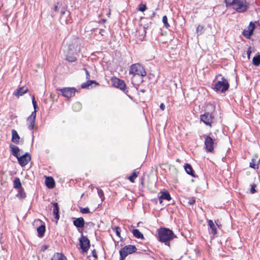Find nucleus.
<instances>
[{"label":"nucleus","mask_w":260,"mask_h":260,"mask_svg":"<svg viewBox=\"0 0 260 260\" xmlns=\"http://www.w3.org/2000/svg\"><path fill=\"white\" fill-rule=\"evenodd\" d=\"M137 249L135 245H128L125 246L119 251V260H124L128 255L136 252Z\"/></svg>","instance_id":"nucleus-5"},{"label":"nucleus","mask_w":260,"mask_h":260,"mask_svg":"<svg viewBox=\"0 0 260 260\" xmlns=\"http://www.w3.org/2000/svg\"><path fill=\"white\" fill-rule=\"evenodd\" d=\"M51 260H67V259L62 253H56L51 258Z\"/></svg>","instance_id":"nucleus-26"},{"label":"nucleus","mask_w":260,"mask_h":260,"mask_svg":"<svg viewBox=\"0 0 260 260\" xmlns=\"http://www.w3.org/2000/svg\"><path fill=\"white\" fill-rule=\"evenodd\" d=\"M104 31H105V30L104 29H100L99 33L103 36V35L102 34V32H104Z\"/></svg>","instance_id":"nucleus-51"},{"label":"nucleus","mask_w":260,"mask_h":260,"mask_svg":"<svg viewBox=\"0 0 260 260\" xmlns=\"http://www.w3.org/2000/svg\"><path fill=\"white\" fill-rule=\"evenodd\" d=\"M251 53V47H249L247 51V57L248 59L250 57V54Z\"/></svg>","instance_id":"nucleus-43"},{"label":"nucleus","mask_w":260,"mask_h":260,"mask_svg":"<svg viewBox=\"0 0 260 260\" xmlns=\"http://www.w3.org/2000/svg\"><path fill=\"white\" fill-rule=\"evenodd\" d=\"M69 18H70V20H69L70 21L69 22H68L67 24L72 23V18H71V14L70 15H69V16H67V15H66L65 20L66 19L68 20Z\"/></svg>","instance_id":"nucleus-46"},{"label":"nucleus","mask_w":260,"mask_h":260,"mask_svg":"<svg viewBox=\"0 0 260 260\" xmlns=\"http://www.w3.org/2000/svg\"><path fill=\"white\" fill-rule=\"evenodd\" d=\"M147 9V7L145 4L142 3L139 5L138 10L141 12H144Z\"/></svg>","instance_id":"nucleus-39"},{"label":"nucleus","mask_w":260,"mask_h":260,"mask_svg":"<svg viewBox=\"0 0 260 260\" xmlns=\"http://www.w3.org/2000/svg\"><path fill=\"white\" fill-rule=\"evenodd\" d=\"M250 26L251 27V29L250 30H248V29H245L243 31H242V35L246 38V39H250V37L251 36L253 35V31L255 28V24L254 23H253V22L251 21L250 22Z\"/></svg>","instance_id":"nucleus-14"},{"label":"nucleus","mask_w":260,"mask_h":260,"mask_svg":"<svg viewBox=\"0 0 260 260\" xmlns=\"http://www.w3.org/2000/svg\"><path fill=\"white\" fill-rule=\"evenodd\" d=\"M139 172L136 170H134L131 175L128 177V179L131 182H134L135 179L138 177Z\"/></svg>","instance_id":"nucleus-29"},{"label":"nucleus","mask_w":260,"mask_h":260,"mask_svg":"<svg viewBox=\"0 0 260 260\" xmlns=\"http://www.w3.org/2000/svg\"><path fill=\"white\" fill-rule=\"evenodd\" d=\"M45 184L48 188H53L55 186V181L52 177H47L45 180Z\"/></svg>","instance_id":"nucleus-22"},{"label":"nucleus","mask_w":260,"mask_h":260,"mask_svg":"<svg viewBox=\"0 0 260 260\" xmlns=\"http://www.w3.org/2000/svg\"><path fill=\"white\" fill-rule=\"evenodd\" d=\"M28 89L26 86H22L17 89L13 93V95L19 97L23 95L24 93L28 91Z\"/></svg>","instance_id":"nucleus-17"},{"label":"nucleus","mask_w":260,"mask_h":260,"mask_svg":"<svg viewBox=\"0 0 260 260\" xmlns=\"http://www.w3.org/2000/svg\"><path fill=\"white\" fill-rule=\"evenodd\" d=\"M76 89L74 87H66L60 89L62 95L66 98H71L75 95Z\"/></svg>","instance_id":"nucleus-13"},{"label":"nucleus","mask_w":260,"mask_h":260,"mask_svg":"<svg viewBox=\"0 0 260 260\" xmlns=\"http://www.w3.org/2000/svg\"><path fill=\"white\" fill-rule=\"evenodd\" d=\"M187 203L188 205H192L195 203L196 200L194 197H190L187 199Z\"/></svg>","instance_id":"nucleus-40"},{"label":"nucleus","mask_w":260,"mask_h":260,"mask_svg":"<svg viewBox=\"0 0 260 260\" xmlns=\"http://www.w3.org/2000/svg\"><path fill=\"white\" fill-rule=\"evenodd\" d=\"M251 27L250 26V24H249V26H248V27H247V29H248V30H250V29H251Z\"/></svg>","instance_id":"nucleus-54"},{"label":"nucleus","mask_w":260,"mask_h":260,"mask_svg":"<svg viewBox=\"0 0 260 260\" xmlns=\"http://www.w3.org/2000/svg\"><path fill=\"white\" fill-rule=\"evenodd\" d=\"M112 229L115 231L116 235L118 237L121 238V236H120L121 229H120V227L115 226L114 228H112Z\"/></svg>","instance_id":"nucleus-36"},{"label":"nucleus","mask_w":260,"mask_h":260,"mask_svg":"<svg viewBox=\"0 0 260 260\" xmlns=\"http://www.w3.org/2000/svg\"><path fill=\"white\" fill-rule=\"evenodd\" d=\"M140 91L142 93H145L146 92V90L145 89H141Z\"/></svg>","instance_id":"nucleus-52"},{"label":"nucleus","mask_w":260,"mask_h":260,"mask_svg":"<svg viewBox=\"0 0 260 260\" xmlns=\"http://www.w3.org/2000/svg\"><path fill=\"white\" fill-rule=\"evenodd\" d=\"M91 253H92V255L95 258H98V255H97V253H96V250L95 249H93L92 252H91Z\"/></svg>","instance_id":"nucleus-45"},{"label":"nucleus","mask_w":260,"mask_h":260,"mask_svg":"<svg viewBox=\"0 0 260 260\" xmlns=\"http://www.w3.org/2000/svg\"><path fill=\"white\" fill-rule=\"evenodd\" d=\"M66 59L70 62H75L77 60V57L74 55H71L68 53L66 56Z\"/></svg>","instance_id":"nucleus-32"},{"label":"nucleus","mask_w":260,"mask_h":260,"mask_svg":"<svg viewBox=\"0 0 260 260\" xmlns=\"http://www.w3.org/2000/svg\"><path fill=\"white\" fill-rule=\"evenodd\" d=\"M112 82L114 87L120 89L125 94H127L128 91L127 89L125 83L123 80L115 77L112 78Z\"/></svg>","instance_id":"nucleus-10"},{"label":"nucleus","mask_w":260,"mask_h":260,"mask_svg":"<svg viewBox=\"0 0 260 260\" xmlns=\"http://www.w3.org/2000/svg\"><path fill=\"white\" fill-rule=\"evenodd\" d=\"M79 245L80 249L83 253H86L88 251L90 246V240L86 236L81 235V237L79 239Z\"/></svg>","instance_id":"nucleus-8"},{"label":"nucleus","mask_w":260,"mask_h":260,"mask_svg":"<svg viewBox=\"0 0 260 260\" xmlns=\"http://www.w3.org/2000/svg\"><path fill=\"white\" fill-rule=\"evenodd\" d=\"M10 148L11 149V153L13 156L17 158V157L20 155L19 153L20 150L18 146L13 144H10Z\"/></svg>","instance_id":"nucleus-20"},{"label":"nucleus","mask_w":260,"mask_h":260,"mask_svg":"<svg viewBox=\"0 0 260 260\" xmlns=\"http://www.w3.org/2000/svg\"><path fill=\"white\" fill-rule=\"evenodd\" d=\"M162 22L164 23V26L166 28H168L170 26L169 23L168 22V18L167 16L165 15L162 17Z\"/></svg>","instance_id":"nucleus-37"},{"label":"nucleus","mask_w":260,"mask_h":260,"mask_svg":"<svg viewBox=\"0 0 260 260\" xmlns=\"http://www.w3.org/2000/svg\"><path fill=\"white\" fill-rule=\"evenodd\" d=\"M204 31V27L203 25H199L197 28V33L198 35H202Z\"/></svg>","instance_id":"nucleus-33"},{"label":"nucleus","mask_w":260,"mask_h":260,"mask_svg":"<svg viewBox=\"0 0 260 260\" xmlns=\"http://www.w3.org/2000/svg\"><path fill=\"white\" fill-rule=\"evenodd\" d=\"M76 106L78 107L79 108H80L81 105H80V103H76V104H74V108H75Z\"/></svg>","instance_id":"nucleus-49"},{"label":"nucleus","mask_w":260,"mask_h":260,"mask_svg":"<svg viewBox=\"0 0 260 260\" xmlns=\"http://www.w3.org/2000/svg\"><path fill=\"white\" fill-rule=\"evenodd\" d=\"M258 164L256 163L255 159L252 158L251 161L250 162L249 166L250 168L255 169L258 168Z\"/></svg>","instance_id":"nucleus-34"},{"label":"nucleus","mask_w":260,"mask_h":260,"mask_svg":"<svg viewBox=\"0 0 260 260\" xmlns=\"http://www.w3.org/2000/svg\"><path fill=\"white\" fill-rule=\"evenodd\" d=\"M83 70L85 72L86 79H90V74H89V72L87 71V70L86 68H83Z\"/></svg>","instance_id":"nucleus-42"},{"label":"nucleus","mask_w":260,"mask_h":260,"mask_svg":"<svg viewBox=\"0 0 260 260\" xmlns=\"http://www.w3.org/2000/svg\"><path fill=\"white\" fill-rule=\"evenodd\" d=\"M221 77V80L218 81L214 85L213 89L216 91H219L221 93H224L227 91L230 87V84L228 80L221 74L216 76L217 78Z\"/></svg>","instance_id":"nucleus-3"},{"label":"nucleus","mask_w":260,"mask_h":260,"mask_svg":"<svg viewBox=\"0 0 260 260\" xmlns=\"http://www.w3.org/2000/svg\"><path fill=\"white\" fill-rule=\"evenodd\" d=\"M252 63L255 66H259L260 64V54L258 53L254 56L252 59Z\"/></svg>","instance_id":"nucleus-30"},{"label":"nucleus","mask_w":260,"mask_h":260,"mask_svg":"<svg viewBox=\"0 0 260 260\" xmlns=\"http://www.w3.org/2000/svg\"><path fill=\"white\" fill-rule=\"evenodd\" d=\"M55 15V14L53 13H52L51 16L52 17H53Z\"/></svg>","instance_id":"nucleus-55"},{"label":"nucleus","mask_w":260,"mask_h":260,"mask_svg":"<svg viewBox=\"0 0 260 260\" xmlns=\"http://www.w3.org/2000/svg\"><path fill=\"white\" fill-rule=\"evenodd\" d=\"M132 233L134 237L138 239H144V237L143 235L139 231L138 229H134Z\"/></svg>","instance_id":"nucleus-27"},{"label":"nucleus","mask_w":260,"mask_h":260,"mask_svg":"<svg viewBox=\"0 0 260 260\" xmlns=\"http://www.w3.org/2000/svg\"><path fill=\"white\" fill-rule=\"evenodd\" d=\"M208 225L210 229V231L209 232L210 234H212L213 236L217 234V229L214 223H213L212 220H208Z\"/></svg>","instance_id":"nucleus-23"},{"label":"nucleus","mask_w":260,"mask_h":260,"mask_svg":"<svg viewBox=\"0 0 260 260\" xmlns=\"http://www.w3.org/2000/svg\"><path fill=\"white\" fill-rule=\"evenodd\" d=\"M161 194L158 197V200L160 204H161L163 200H166L168 201L171 200V197L168 191L165 192H161Z\"/></svg>","instance_id":"nucleus-19"},{"label":"nucleus","mask_w":260,"mask_h":260,"mask_svg":"<svg viewBox=\"0 0 260 260\" xmlns=\"http://www.w3.org/2000/svg\"><path fill=\"white\" fill-rule=\"evenodd\" d=\"M184 169L187 174L190 175L192 177H196L195 172L190 164H185L184 165Z\"/></svg>","instance_id":"nucleus-21"},{"label":"nucleus","mask_w":260,"mask_h":260,"mask_svg":"<svg viewBox=\"0 0 260 260\" xmlns=\"http://www.w3.org/2000/svg\"><path fill=\"white\" fill-rule=\"evenodd\" d=\"M98 193L101 200L103 201L105 199L103 191L101 189L98 188Z\"/></svg>","instance_id":"nucleus-38"},{"label":"nucleus","mask_w":260,"mask_h":260,"mask_svg":"<svg viewBox=\"0 0 260 260\" xmlns=\"http://www.w3.org/2000/svg\"><path fill=\"white\" fill-rule=\"evenodd\" d=\"M13 187L14 188L19 189L22 188L21 183L19 178L16 177L13 181Z\"/></svg>","instance_id":"nucleus-28"},{"label":"nucleus","mask_w":260,"mask_h":260,"mask_svg":"<svg viewBox=\"0 0 260 260\" xmlns=\"http://www.w3.org/2000/svg\"><path fill=\"white\" fill-rule=\"evenodd\" d=\"M93 83H96V82L94 80H88L87 82L82 84L81 87L82 88H88Z\"/></svg>","instance_id":"nucleus-31"},{"label":"nucleus","mask_w":260,"mask_h":260,"mask_svg":"<svg viewBox=\"0 0 260 260\" xmlns=\"http://www.w3.org/2000/svg\"><path fill=\"white\" fill-rule=\"evenodd\" d=\"M58 4H59L58 3H57L56 5H54V8H53L54 11L56 12L58 11Z\"/></svg>","instance_id":"nucleus-47"},{"label":"nucleus","mask_w":260,"mask_h":260,"mask_svg":"<svg viewBox=\"0 0 260 260\" xmlns=\"http://www.w3.org/2000/svg\"><path fill=\"white\" fill-rule=\"evenodd\" d=\"M215 223H216V225H217L218 226H219V224H218V223H217V222H218V220H215Z\"/></svg>","instance_id":"nucleus-53"},{"label":"nucleus","mask_w":260,"mask_h":260,"mask_svg":"<svg viewBox=\"0 0 260 260\" xmlns=\"http://www.w3.org/2000/svg\"><path fill=\"white\" fill-rule=\"evenodd\" d=\"M80 212L82 214H87L90 212L89 209L88 207H80Z\"/></svg>","instance_id":"nucleus-35"},{"label":"nucleus","mask_w":260,"mask_h":260,"mask_svg":"<svg viewBox=\"0 0 260 260\" xmlns=\"http://www.w3.org/2000/svg\"><path fill=\"white\" fill-rule=\"evenodd\" d=\"M154 15H155V13H154V12H153V14H152V17L154 16Z\"/></svg>","instance_id":"nucleus-56"},{"label":"nucleus","mask_w":260,"mask_h":260,"mask_svg":"<svg viewBox=\"0 0 260 260\" xmlns=\"http://www.w3.org/2000/svg\"><path fill=\"white\" fill-rule=\"evenodd\" d=\"M18 192L16 195V197L19 199V200H22L26 198V193L24 191L23 188H21L18 189Z\"/></svg>","instance_id":"nucleus-25"},{"label":"nucleus","mask_w":260,"mask_h":260,"mask_svg":"<svg viewBox=\"0 0 260 260\" xmlns=\"http://www.w3.org/2000/svg\"><path fill=\"white\" fill-rule=\"evenodd\" d=\"M53 206V214L54 218L57 220H59L60 218L59 216V208L57 203H51Z\"/></svg>","instance_id":"nucleus-18"},{"label":"nucleus","mask_w":260,"mask_h":260,"mask_svg":"<svg viewBox=\"0 0 260 260\" xmlns=\"http://www.w3.org/2000/svg\"><path fill=\"white\" fill-rule=\"evenodd\" d=\"M226 7H233L236 12L244 13L249 8L250 4L246 0H224Z\"/></svg>","instance_id":"nucleus-1"},{"label":"nucleus","mask_w":260,"mask_h":260,"mask_svg":"<svg viewBox=\"0 0 260 260\" xmlns=\"http://www.w3.org/2000/svg\"><path fill=\"white\" fill-rule=\"evenodd\" d=\"M205 149L207 152H212L214 150L216 142L215 139H213L209 136H206L204 142Z\"/></svg>","instance_id":"nucleus-9"},{"label":"nucleus","mask_w":260,"mask_h":260,"mask_svg":"<svg viewBox=\"0 0 260 260\" xmlns=\"http://www.w3.org/2000/svg\"><path fill=\"white\" fill-rule=\"evenodd\" d=\"M73 219H75L73 221V224L75 226H76L80 233H82V230H80V229L83 228L84 226V225L85 224V222L84 219L83 217H79V218H73ZM86 224H92V222H86Z\"/></svg>","instance_id":"nucleus-11"},{"label":"nucleus","mask_w":260,"mask_h":260,"mask_svg":"<svg viewBox=\"0 0 260 260\" xmlns=\"http://www.w3.org/2000/svg\"><path fill=\"white\" fill-rule=\"evenodd\" d=\"M158 239L159 242L164 243L170 246V241L176 238L173 232L169 229L160 228L157 230Z\"/></svg>","instance_id":"nucleus-2"},{"label":"nucleus","mask_w":260,"mask_h":260,"mask_svg":"<svg viewBox=\"0 0 260 260\" xmlns=\"http://www.w3.org/2000/svg\"><path fill=\"white\" fill-rule=\"evenodd\" d=\"M20 137H19L18 133L15 129L12 130V139L11 141L14 143L16 144H21L23 143V140H20Z\"/></svg>","instance_id":"nucleus-15"},{"label":"nucleus","mask_w":260,"mask_h":260,"mask_svg":"<svg viewBox=\"0 0 260 260\" xmlns=\"http://www.w3.org/2000/svg\"><path fill=\"white\" fill-rule=\"evenodd\" d=\"M32 103L34 108V111L32 112L31 115L27 118V122L29 124L28 125V128L30 130H32L34 128L36 117V112L37 111V109L38 108L37 103L35 100L34 96H33L32 98Z\"/></svg>","instance_id":"nucleus-4"},{"label":"nucleus","mask_w":260,"mask_h":260,"mask_svg":"<svg viewBox=\"0 0 260 260\" xmlns=\"http://www.w3.org/2000/svg\"><path fill=\"white\" fill-rule=\"evenodd\" d=\"M106 19H102L101 20V21H99V23H104L106 22Z\"/></svg>","instance_id":"nucleus-50"},{"label":"nucleus","mask_w":260,"mask_h":260,"mask_svg":"<svg viewBox=\"0 0 260 260\" xmlns=\"http://www.w3.org/2000/svg\"><path fill=\"white\" fill-rule=\"evenodd\" d=\"M256 187V184H252L251 185L250 193L252 194L256 192L255 188Z\"/></svg>","instance_id":"nucleus-41"},{"label":"nucleus","mask_w":260,"mask_h":260,"mask_svg":"<svg viewBox=\"0 0 260 260\" xmlns=\"http://www.w3.org/2000/svg\"><path fill=\"white\" fill-rule=\"evenodd\" d=\"M129 74H133L134 76L138 75L142 77H144L146 73L144 68L140 63H135L132 64L129 71Z\"/></svg>","instance_id":"nucleus-6"},{"label":"nucleus","mask_w":260,"mask_h":260,"mask_svg":"<svg viewBox=\"0 0 260 260\" xmlns=\"http://www.w3.org/2000/svg\"><path fill=\"white\" fill-rule=\"evenodd\" d=\"M49 247V245H44L41 247V250L42 252H44L46 249H47Z\"/></svg>","instance_id":"nucleus-44"},{"label":"nucleus","mask_w":260,"mask_h":260,"mask_svg":"<svg viewBox=\"0 0 260 260\" xmlns=\"http://www.w3.org/2000/svg\"><path fill=\"white\" fill-rule=\"evenodd\" d=\"M46 231L45 224H41L37 228V232L38 237L42 238L44 236Z\"/></svg>","instance_id":"nucleus-24"},{"label":"nucleus","mask_w":260,"mask_h":260,"mask_svg":"<svg viewBox=\"0 0 260 260\" xmlns=\"http://www.w3.org/2000/svg\"><path fill=\"white\" fill-rule=\"evenodd\" d=\"M215 115L213 112H205L204 114L200 115V120L204 122L206 125L212 126V123L214 122Z\"/></svg>","instance_id":"nucleus-7"},{"label":"nucleus","mask_w":260,"mask_h":260,"mask_svg":"<svg viewBox=\"0 0 260 260\" xmlns=\"http://www.w3.org/2000/svg\"><path fill=\"white\" fill-rule=\"evenodd\" d=\"M60 21L61 23H64L66 24H67V23L69 22L70 21V18L69 19H66L65 20V16L67 15V16H69V15H70V12L69 11L67 10L64 8H62L60 12Z\"/></svg>","instance_id":"nucleus-16"},{"label":"nucleus","mask_w":260,"mask_h":260,"mask_svg":"<svg viewBox=\"0 0 260 260\" xmlns=\"http://www.w3.org/2000/svg\"><path fill=\"white\" fill-rule=\"evenodd\" d=\"M160 109L161 110H164L165 109V105L163 104V103H161L160 105Z\"/></svg>","instance_id":"nucleus-48"},{"label":"nucleus","mask_w":260,"mask_h":260,"mask_svg":"<svg viewBox=\"0 0 260 260\" xmlns=\"http://www.w3.org/2000/svg\"><path fill=\"white\" fill-rule=\"evenodd\" d=\"M18 161L21 167H24L31 160V155L28 152H26L24 154L17 157Z\"/></svg>","instance_id":"nucleus-12"}]
</instances>
